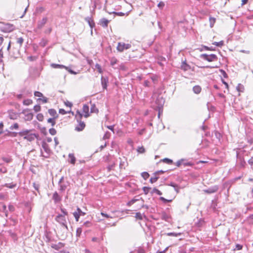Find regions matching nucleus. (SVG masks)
I'll return each mask as SVG.
<instances>
[{
	"mask_svg": "<svg viewBox=\"0 0 253 253\" xmlns=\"http://www.w3.org/2000/svg\"><path fill=\"white\" fill-rule=\"evenodd\" d=\"M83 114L79 110L76 111L75 114V118L78 123V125L75 127V130L77 131H82L85 126V124L84 122L82 121L83 117Z\"/></svg>",
	"mask_w": 253,
	"mask_h": 253,
	"instance_id": "f257e3e1",
	"label": "nucleus"
},
{
	"mask_svg": "<svg viewBox=\"0 0 253 253\" xmlns=\"http://www.w3.org/2000/svg\"><path fill=\"white\" fill-rule=\"evenodd\" d=\"M55 220L62 227L65 228L67 231H68L69 229L67 224L66 219L64 215L62 214H59L55 217Z\"/></svg>",
	"mask_w": 253,
	"mask_h": 253,
	"instance_id": "f03ea898",
	"label": "nucleus"
},
{
	"mask_svg": "<svg viewBox=\"0 0 253 253\" xmlns=\"http://www.w3.org/2000/svg\"><path fill=\"white\" fill-rule=\"evenodd\" d=\"M42 146L44 152L46 153V155H43L42 150H41V156L45 158H48L51 153V150H50L49 145L45 141H42Z\"/></svg>",
	"mask_w": 253,
	"mask_h": 253,
	"instance_id": "7ed1b4c3",
	"label": "nucleus"
},
{
	"mask_svg": "<svg viewBox=\"0 0 253 253\" xmlns=\"http://www.w3.org/2000/svg\"><path fill=\"white\" fill-rule=\"evenodd\" d=\"M201 58L204 59L205 60H207L209 62H212L214 61L217 60V57L215 54H211L210 55H208L207 54L204 53L200 55Z\"/></svg>",
	"mask_w": 253,
	"mask_h": 253,
	"instance_id": "20e7f679",
	"label": "nucleus"
},
{
	"mask_svg": "<svg viewBox=\"0 0 253 253\" xmlns=\"http://www.w3.org/2000/svg\"><path fill=\"white\" fill-rule=\"evenodd\" d=\"M156 104L157 105V108L159 110L158 117H160V110L163 108L165 103V99L163 97L158 96L155 101Z\"/></svg>",
	"mask_w": 253,
	"mask_h": 253,
	"instance_id": "39448f33",
	"label": "nucleus"
},
{
	"mask_svg": "<svg viewBox=\"0 0 253 253\" xmlns=\"http://www.w3.org/2000/svg\"><path fill=\"white\" fill-rule=\"evenodd\" d=\"M64 178L63 176L61 177L58 181V185L59 186V190L61 192L64 191L67 188L68 182L64 181Z\"/></svg>",
	"mask_w": 253,
	"mask_h": 253,
	"instance_id": "423d86ee",
	"label": "nucleus"
},
{
	"mask_svg": "<svg viewBox=\"0 0 253 253\" xmlns=\"http://www.w3.org/2000/svg\"><path fill=\"white\" fill-rule=\"evenodd\" d=\"M131 47V44L129 43H125L119 42L118 44V46L117 47V49L118 51L120 52L123 51L125 49H127Z\"/></svg>",
	"mask_w": 253,
	"mask_h": 253,
	"instance_id": "0eeeda50",
	"label": "nucleus"
},
{
	"mask_svg": "<svg viewBox=\"0 0 253 253\" xmlns=\"http://www.w3.org/2000/svg\"><path fill=\"white\" fill-rule=\"evenodd\" d=\"M15 29V26L11 24L6 23L3 27L2 31L5 33H10Z\"/></svg>",
	"mask_w": 253,
	"mask_h": 253,
	"instance_id": "6e6552de",
	"label": "nucleus"
},
{
	"mask_svg": "<svg viewBox=\"0 0 253 253\" xmlns=\"http://www.w3.org/2000/svg\"><path fill=\"white\" fill-rule=\"evenodd\" d=\"M218 190V186L217 185H214L211 187L207 189L204 190V192L207 194H212L217 191Z\"/></svg>",
	"mask_w": 253,
	"mask_h": 253,
	"instance_id": "1a4fd4ad",
	"label": "nucleus"
},
{
	"mask_svg": "<svg viewBox=\"0 0 253 253\" xmlns=\"http://www.w3.org/2000/svg\"><path fill=\"white\" fill-rule=\"evenodd\" d=\"M38 136V134L35 133H29L27 136H24V139L31 142L35 140V138Z\"/></svg>",
	"mask_w": 253,
	"mask_h": 253,
	"instance_id": "9d476101",
	"label": "nucleus"
},
{
	"mask_svg": "<svg viewBox=\"0 0 253 253\" xmlns=\"http://www.w3.org/2000/svg\"><path fill=\"white\" fill-rule=\"evenodd\" d=\"M83 113L84 116L85 118H87L89 116V106L86 104H84L83 107Z\"/></svg>",
	"mask_w": 253,
	"mask_h": 253,
	"instance_id": "9b49d317",
	"label": "nucleus"
},
{
	"mask_svg": "<svg viewBox=\"0 0 253 253\" xmlns=\"http://www.w3.org/2000/svg\"><path fill=\"white\" fill-rule=\"evenodd\" d=\"M109 22V20L105 18H103L99 20V24L103 28H106L108 27V25Z\"/></svg>",
	"mask_w": 253,
	"mask_h": 253,
	"instance_id": "f8f14e48",
	"label": "nucleus"
},
{
	"mask_svg": "<svg viewBox=\"0 0 253 253\" xmlns=\"http://www.w3.org/2000/svg\"><path fill=\"white\" fill-rule=\"evenodd\" d=\"M101 82L102 87L103 89H106L107 87V84L108 83V79L107 77H104L102 76L101 79Z\"/></svg>",
	"mask_w": 253,
	"mask_h": 253,
	"instance_id": "ddd939ff",
	"label": "nucleus"
},
{
	"mask_svg": "<svg viewBox=\"0 0 253 253\" xmlns=\"http://www.w3.org/2000/svg\"><path fill=\"white\" fill-rule=\"evenodd\" d=\"M47 20V19L46 17L43 18L41 21L38 22L37 26L38 28L39 29H42L46 23Z\"/></svg>",
	"mask_w": 253,
	"mask_h": 253,
	"instance_id": "4468645a",
	"label": "nucleus"
},
{
	"mask_svg": "<svg viewBox=\"0 0 253 253\" xmlns=\"http://www.w3.org/2000/svg\"><path fill=\"white\" fill-rule=\"evenodd\" d=\"M31 130L30 129H24L18 132V135L20 137H23L24 139V136H27Z\"/></svg>",
	"mask_w": 253,
	"mask_h": 253,
	"instance_id": "2eb2a0df",
	"label": "nucleus"
},
{
	"mask_svg": "<svg viewBox=\"0 0 253 253\" xmlns=\"http://www.w3.org/2000/svg\"><path fill=\"white\" fill-rule=\"evenodd\" d=\"M64 245L63 243H61V242H59L58 244H52L51 245V247L52 249H54V250H60V249H61L62 248H63L64 247Z\"/></svg>",
	"mask_w": 253,
	"mask_h": 253,
	"instance_id": "dca6fc26",
	"label": "nucleus"
},
{
	"mask_svg": "<svg viewBox=\"0 0 253 253\" xmlns=\"http://www.w3.org/2000/svg\"><path fill=\"white\" fill-rule=\"evenodd\" d=\"M181 69L184 71H187L191 69V67L186 63V61H184L181 63Z\"/></svg>",
	"mask_w": 253,
	"mask_h": 253,
	"instance_id": "f3484780",
	"label": "nucleus"
},
{
	"mask_svg": "<svg viewBox=\"0 0 253 253\" xmlns=\"http://www.w3.org/2000/svg\"><path fill=\"white\" fill-rule=\"evenodd\" d=\"M85 20L86 21L89 26L91 28H93L94 27H95V23L94 22L93 19L90 17H87L85 18Z\"/></svg>",
	"mask_w": 253,
	"mask_h": 253,
	"instance_id": "a211bd4d",
	"label": "nucleus"
},
{
	"mask_svg": "<svg viewBox=\"0 0 253 253\" xmlns=\"http://www.w3.org/2000/svg\"><path fill=\"white\" fill-rule=\"evenodd\" d=\"M21 92L23 94L24 97L31 96L32 95V91L27 89H23L21 90Z\"/></svg>",
	"mask_w": 253,
	"mask_h": 253,
	"instance_id": "6ab92c4d",
	"label": "nucleus"
},
{
	"mask_svg": "<svg viewBox=\"0 0 253 253\" xmlns=\"http://www.w3.org/2000/svg\"><path fill=\"white\" fill-rule=\"evenodd\" d=\"M52 199L54 200L55 203H58L61 200V197L59 196L57 192H55L53 193Z\"/></svg>",
	"mask_w": 253,
	"mask_h": 253,
	"instance_id": "aec40b11",
	"label": "nucleus"
},
{
	"mask_svg": "<svg viewBox=\"0 0 253 253\" xmlns=\"http://www.w3.org/2000/svg\"><path fill=\"white\" fill-rule=\"evenodd\" d=\"M51 66L53 68H60V69L64 68L66 70H68V67H66L63 65L52 63L51 64Z\"/></svg>",
	"mask_w": 253,
	"mask_h": 253,
	"instance_id": "412c9836",
	"label": "nucleus"
},
{
	"mask_svg": "<svg viewBox=\"0 0 253 253\" xmlns=\"http://www.w3.org/2000/svg\"><path fill=\"white\" fill-rule=\"evenodd\" d=\"M202 88L200 85H195L193 87V91L196 94H199L201 91Z\"/></svg>",
	"mask_w": 253,
	"mask_h": 253,
	"instance_id": "4be33fe9",
	"label": "nucleus"
},
{
	"mask_svg": "<svg viewBox=\"0 0 253 253\" xmlns=\"http://www.w3.org/2000/svg\"><path fill=\"white\" fill-rule=\"evenodd\" d=\"M69 159H70V162L72 164H75V162H76V158L74 157V154H69Z\"/></svg>",
	"mask_w": 253,
	"mask_h": 253,
	"instance_id": "5701e85b",
	"label": "nucleus"
},
{
	"mask_svg": "<svg viewBox=\"0 0 253 253\" xmlns=\"http://www.w3.org/2000/svg\"><path fill=\"white\" fill-rule=\"evenodd\" d=\"M24 42V39L22 37L17 38L16 39V43L19 44V47H21Z\"/></svg>",
	"mask_w": 253,
	"mask_h": 253,
	"instance_id": "b1692460",
	"label": "nucleus"
},
{
	"mask_svg": "<svg viewBox=\"0 0 253 253\" xmlns=\"http://www.w3.org/2000/svg\"><path fill=\"white\" fill-rule=\"evenodd\" d=\"M91 113H98V110L96 107V106L94 104H91V108H90Z\"/></svg>",
	"mask_w": 253,
	"mask_h": 253,
	"instance_id": "393cba45",
	"label": "nucleus"
},
{
	"mask_svg": "<svg viewBox=\"0 0 253 253\" xmlns=\"http://www.w3.org/2000/svg\"><path fill=\"white\" fill-rule=\"evenodd\" d=\"M17 114L15 113H10L9 114V118L11 120H16L17 118Z\"/></svg>",
	"mask_w": 253,
	"mask_h": 253,
	"instance_id": "a878e982",
	"label": "nucleus"
},
{
	"mask_svg": "<svg viewBox=\"0 0 253 253\" xmlns=\"http://www.w3.org/2000/svg\"><path fill=\"white\" fill-rule=\"evenodd\" d=\"M82 233V227H78L76 230V236L77 238H79L81 236Z\"/></svg>",
	"mask_w": 253,
	"mask_h": 253,
	"instance_id": "bb28decb",
	"label": "nucleus"
},
{
	"mask_svg": "<svg viewBox=\"0 0 253 253\" xmlns=\"http://www.w3.org/2000/svg\"><path fill=\"white\" fill-rule=\"evenodd\" d=\"M48 112L50 115L53 117L57 114L56 110L53 109H49Z\"/></svg>",
	"mask_w": 253,
	"mask_h": 253,
	"instance_id": "cd10ccee",
	"label": "nucleus"
},
{
	"mask_svg": "<svg viewBox=\"0 0 253 253\" xmlns=\"http://www.w3.org/2000/svg\"><path fill=\"white\" fill-rule=\"evenodd\" d=\"M19 126L18 123H15L10 126L9 128L11 130L18 129L19 128Z\"/></svg>",
	"mask_w": 253,
	"mask_h": 253,
	"instance_id": "c85d7f7f",
	"label": "nucleus"
},
{
	"mask_svg": "<svg viewBox=\"0 0 253 253\" xmlns=\"http://www.w3.org/2000/svg\"><path fill=\"white\" fill-rule=\"evenodd\" d=\"M212 44L218 47H221L224 44V42L223 41H221L219 42H214L212 43Z\"/></svg>",
	"mask_w": 253,
	"mask_h": 253,
	"instance_id": "c756f323",
	"label": "nucleus"
},
{
	"mask_svg": "<svg viewBox=\"0 0 253 253\" xmlns=\"http://www.w3.org/2000/svg\"><path fill=\"white\" fill-rule=\"evenodd\" d=\"M23 103L25 105L28 106L32 103V100L30 99H27L23 101Z\"/></svg>",
	"mask_w": 253,
	"mask_h": 253,
	"instance_id": "7c9ffc66",
	"label": "nucleus"
},
{
	"mask_svg": "<svg viewBox=\"0 0 253 253\" xmlns=\"http://www.w3.org/2000/svg\"><path fill=\"white\" fill-rule=\"evenodd\" d=\"M151 193V194L156 193L158 195H161L162 194V193L156 188H153Z\"/></svg>",
	"mask_w": 253,
	"mask_h": 253,
	"instance_id": "2f4dec72",
	"label": "nucleus"
},
{
	"mask_svg": "<svg viewBox=\"0 0 253 253\" xmlns=\"http://www.w3.org/2000/svg\"><path fill=\"white\" fill-rule=\"evenodd\" d=\"M167 234L169 236L177 237L178 236L181 235V234L180 233H174V232H169V233H168Z\"/></svg>",
	"mask_w": 253,
	"mask_h": 253,
	"instance_id": "473e14b6",
	"label": "nucleus"
},
{
	"mask_svg": "<svg viewBox=\"0 0 253 253\" xmlns=\"http://www.w3.org/2000/svg\"><path fill=\"white\" fill-rule=\"evenodd\" d=\"M145 216L144 215L141 214L140 212H136L135 214V217L137 219L142 220L143 219V217Z\"/></svg>",
	"mask_w": 253,
	"mask_h": 253,
	"instance_id": "72a5a7b5",
	"label": "nucleus"
},
{
	"mask_svg": "<svg viewBox=\"0 0 253 253\" xmlns=\"http://www.w3.org/2000/svg\"><path fill=\"white\" fill-rule=\"evenodd\" d=\"M16 186V184H13V183H6L4 185L5 187H6L7 188L12 189L14 188Z\"/></svg>",
	"mask_w": 253,
	"mask_h": 253,
	"instance_id": "f704fd0d",
	"label": "nucleus"
},
{
	"mask_svg": "<svg viewBox=\"0 0 253 253\" xmlns=\"http://www.w3.org/2000/svg\"><path fill=\"white\" fill-rule=\"evenodd\" d=\"M162 219L165 221H168L169 219V216L166 213L164 212L162 213Z\"/></svg>",
	"mask_w": 253,
	"mask_h": 253,
	"instance_id": "c9c22d12",
	"label": "nucleus"
},
{
	"mask_svg": "<svg viewBox=\"0 0 253 253\" xmlns=\"http://www.w3.org/2000/svg\"><path fill=\"white\" fill-rule=\"evenodd\" d=\"M73 215H74V217L75 218L76 221H78L79 220V218H80V216L79 214L78 213V212L77 211H74L73 213Z\"/></svg>",
	"mask_w": 253,
	"mask_h": 253,
	"instance_id": "e433bc0d",
	"label": "nucleus"
},
{
	"mask_svg": "<svg viewBox=\"0 0 253 253\" xmlns=\"http://www.w3.org/2000/svg\"><path fill=\"white\" fill-rule=\"evenodd\" d=\"M47 122L51 123V126H53L55 125V118H49L47 120Z\"/></svg>",
	"mask_w": 253,
	"mask_h": 253,
	"instance_id": "4c0bfd02",
	"label": "nucleus"
},
{
	"mask_svg": "<svg viewBox=\"0 0 253 253\" xmlns=\"http://www.w3.org/2000/svg\"><path fill=\"white\" fill-rule=\"evenodd\" d=\"M141 176L145 180H146L149 177V174L147 172H143L141 173Z\"/></svg>",
	"mask_w": 253,
	"mask_h": 253,
	"instance_id": "58836bf2",
	"label": "nucleus"
},
{
	"mask_svg": "<svg viewBox=\"0 0 253 253\" xmlns=\"http://www.w3.org/2000/svg\"><path fill=\"white\" fill-rule=\"evenodd\" d=\"M43 118H44L43 115L41 113H39V114H37V119L39 121H41V122L43 120Z\"/></svg>",
	"mask_w": 253,
	"mask_h": 253,
	"instance_id": "ea45409f",
	"label": "nucleus"
},
{
	"mask_svg": "<svg viewBox=\"0 0 253 253\" xmlns=\"http://www.w3.org/2000/svg\"><path fill=\"white\" fill-rule=\"evenodd\" d=\"M209 20L210 22V26L211 27H212L215 22V19L213 17H210Z\"/></svg>",
	"mask_w": 253,
	"mask_h": 253,
	"instance_id": "a19ab883",
	"label": "nucleus"
},
{
	"mask_svg": "<svg viewBox=\"0 0 253 253\" xmlns=\"http://www.w3.org/2000/svg\"><path fill=\"white\" fill-rule=\"evenodd\" d=\"M95 67L97 69V71L99 73H102V70L101 67L99 64H97V63L95 65Z\"/></svg>",
	"mask_w": 253,
	"mask_h": 253,
	"instance_id": "79ce46f5",
	"label": "nucleus"
},
{
	"mask_svg": "<svg viewBox=\"0 0 253 253\" xmlns=\"http://www.w3.org/2000/svg\"><path fill=\"white\" fill-rule=\"evenodd\" d=\"M160 200L161 201H162V202H163L164 203L171 202L172 201L171 200H167V199H165V198H164L163 197H160Z\"/></svg>",
	"mask_w": 253,
	"mask_h": 253,
	"instance_id": "37998d69",
	"label": "nucleus"
},
{
	"mask_svg": "<svg viewBox=\"0 0 253 253\" xmlns=\"http://www.w3.org/2000/svg\"><path fill=\"white\" fill-rule=\"evenodd\" d=\"M49 132L51 135H54L56 134V130L53 128H51L49 129Z\"/></svg>",
	"mask_w": 253,
	"mask_h": 253,
	"instance_id": "c03bdc74",
	"label": "nucleus"
},
{
	"mask_svg": "<svg viewBox=\"0 0 253 253\" xmlns=\"http://www.w3.org/2000/svg\"><path fill=\"white\" fill-rule=\"evenodd\" d=\"M77 211L78 212L80 216H84L85 214V213L83 212L79 208H77Z\"/></svg>",
	"mask_w": 253,
	"mask_h": 253,
	"instance_id": "a18cd8bd",
	"label": "nucleus"
},
{
	"mask_svg": "<svg viewBox=\"0 0 253 253\" xmlns=\"http://www.w3.org/2000/svg\"><path fill=\"white\" fill-rule=\"evenodd\" d=\"M159 177H157V176H154V177H152L150 179V182L151 183H153L155 182H156L157 181V180L158 179Z\"/></svg>",
	"mask_w": 253,
	"mask_h": 253,
	"instance_id": "49530a36",
	"label": "nucleus"
},
{
	"mask_svg": "<svg viewBox=\"0 0 253 253\" xmlns=\"http://www.w3.org/2000/svg\"><path fill=\"white\" fill-rule=\"evenodd\" d=\"M163 162L168 164H171L172 163V160L168 158H165L163 160Z\"/></svg>",
	"mask_w": 253,
	"mask_h": 253,
	"instance_id": "de8ad7c7",
	"label": "nucleus"
},
{
	"mask_svg": "<svg viewBox=\"0 0 253 253\" xmlns=\"http://www.w3.org/2000/svg\"><path fill=\"white\" fill-rule=\"evenodd\" d=\"M41 106L39 105H36L34 107V110L36 112H39L41 110Z\"/></svg>",
	"mask_w": 253,
	"mask_h": 253,
	"instance_id": "09e8293b",
	"label": "nucleus"
},
{
	"mask_svg": "<svg viewBox=\"0 0 253 253\" xmlns=\"http://www.w3.org/2000/svg\"><path fill=\"white\" fill-rule=\"evenodd\" d=\"M249 164L251 166V168L253 170V156L248 161Z\"/></svg>",
	"mask_w": 253,
	"mask_h": 253,
	"instance_id": "8fccbe9b",
	"label": "nucleus"
},
{
	"mask_svg": "<svg viewBox=\"0 0 253 253\" xmlns=\"http://www.w3.org/2000/svg\"><path fill=\"white\" fill-rule=\"evenodd\" d=\"M2 160L7 163H9L12 161V159L10 158L3 157Z\"/></svg>",
	"mask_w": 253,
	"mask_h": 253,
	"instance_id": "3c124183",
	"label": "nucleus"
},
{
	"mask_svg": "<svg viewBox=\"0 0 253 253\" xmlns=\"http://www.w3.org/2000/svg\"><path fill=\"white\" fill-rule=\"evenodd\" d=\"M117 62H118V60L116 58H112L111 60V61H110L111 65L112 66H114V65H115V64H116L117 63Z\"/></svg>",
	"mask_w": 253,
	"mask_h": 253,
	"instance_id": "603ef678",
	"label": "nucleus"
},
{
	"mask_svg": "<svg viewBox=\"0 0 253 253\" xmlns=\"http://www.w3.org/2000/svg\"><path fill=\"white\" fill-rule=\"evenodd\" d=\"M151 188L150 187H144L143 188V192L145 194H147L149 192V190Z\"/></svg>",
	"mask_w": 253,
	"mask_h": 253,
	"instance_id": "864d4df0",
	"label": "nucleus"
},
{
	"mask_svg": "<svg viewBox=\"0 0 253 253\" xmlns=\"http://www.w3.org/2000/svg\"><path fill=\"white\" fill-rule=\"evenodd\" d=\"M34 95L35 96H38V97H42L43 96V94L42 93H41V92L40 91H35L34 92Z\"/></svg>",
	"mask_w": 253,
	"mask_h": 253,
	"instance_id": "5fc2aeb1",
	"label": "nucleus"
},
{
	"mask_svg": "<svg viewBox=\"0 0 253 253\" xmlns=\"http://www.w3.org/2000/svg\"><path fill=\"white\" fill-rule=\"evenodd\" d=\"M184 161H185V160H184V159H181V160L178 161L176 163V166L177 167H179L180 165H182V162Z\"/></svg>",
	"mask_w": 253,
	"mask_h": 253,
	"instance_id": "6e6d98bb",
	"label": "nucleus"
},
{
	"mask_svg": "<svg viewBox=\"0 0 253 253\" xmlns=\"http://www.w3.org/2000/svg\"><path fill=\"white\" fill-rule=\"evenodd\" d=\"M110 136V133L109 132H106L103 136V139H108Z\"/></svg>",
	"mask_w": 253,
	"mask_h": 253,
	"instance_id": "4d7b16f0",
	"label": "nucleus"
},
{
	"mask_svg": "<svg viewBox=\"0 0 253 253\" xmlns=\"http://www.w3.org/2000/svg\"><path fill=\"white\" fill-rule=\"evenodd\" d=\"M137 151L139 153H142L145 152V149L143 147H140L138 148Z\"/></svg>",
	"mask_w": 253,
	"mask_h": 253,
	"instance_id": "13d9d810",
	"label": "nucleus"
},
{
	"mask_svg": "<svg viewBox=\"0 0 253 253\" xmlns=\"http://www.w3.org/2000/svg\"><path fill=\"white\" fill-rule=\"evenodd\" d=\"M91 225V223L89 221H86L84 222L83 224V226H85L86 227H90Z\"/></svg>",
	"mask_w": 253,
	"mask_h": 253,
	"instance_id": "bf43d9fd",
	"label": "nucleus"
},
{
	"mask_svg": "<svg viewBox=\"0 0 253 253\" xmlns=\"http://www.w3.org/2000/svg\"><path fill=\"white\" fill-rule=\"evenodd\" d=\"M243 248V246L240 245V244H236V248L234 249L235 250H242Z\"/></svg>",
	"mask_w": 253,
	"mask_h": 253,
	"instance_id": "052dcab7",
	"label": "nucleus"
},
{
	"mask_svg": "<svg viewBox=\"0 0 253 253\" xmlns=\"http://www.w3.org/2000/svg\"><path fill=\"white\" fill-rule=\"evenodd\" d=\"M3 58V52L2 51V48L0 49V64L2 62Z\"/></svg>",
	"mask_w": 253,
	"mask_h": 253,
	"instance_id": "680f3d73",
	"label": "nucleus"
},
{
	"mask_svg": "<svg viewBox=\"0 0 253 253\" xmlns=\"http://www.w3.org/2000/svg\"><path fill=\"white\" fill-rule=\"evenodd\" d=\"M164 6L165 3L163 1H160L158 4V6L161 9H162L164 7Z\"/></svg>",
	"mask_w": 253,
	"mask_h": 253,
	"instance_id": "e2e57ef3",
	"label": "nucleus"
},
{
	"mask_svg": "<svg viewBox=\"0 0 253 253\" xmlns=\"http://www.w3.org/2000/svg\"><path fill=\"white\" fill-rule=\"evenodd\" d=\"M61 211L63 213L62 215H64V216H65L66 215H67L68 214L66 210L65 209H61Z\"/></svg>",
	"mask_w": 253,
	"mask_h": 253,
	"instance_id": "0e129e2a",
	"label": "nucleus"
},
{
	"mask_svg": "<svg viewBox=\"0 0 253 253\" xmlns=\"http://www.w3.org/2000/svg\"><path fill=\"white\" fill-rule=\"evenodd\" d=\"M33 186L36 190L39 191L40 185L38 184H36V183L34 182L33 183Z\"/></svg>",
	"mask_w": 253,
	"mask_h": 253,
	"instance_id": "69168bd1",
	"label": "nucleus"
},
{
	"mask_svg": "<svg viewBox=\"0 0 253 253\" xmlns=\"http://www.w3.org/2000/svg\"><path fill=\"white\" fill-rule=\"evenodd\" d=\"M38 100L42 101V102L44 103L47 102V98L45 97L42 96V98H39Z\"/></svg>",
	"mask_w": 253,
	"mask_h": 253,
	"instance_id": "338daca9",
	"label": "nucleus"
},
{
	"mask_svg": "<svg viewBox=\"0 0 253 253\" xmlns=\"http://www.w3.org/2000/svg\"><path fill=\"white\" fill-rule=\"evenodd\" d=\"M182 165L184 166H191L192 165V164L190 162H185V161L182 162Z\"/></svg>",
	"mask_w": 253,
	"mask_h": 253,
	"instance_id": "774afa93",
	"label": "nucleus"
}]
</instances>
